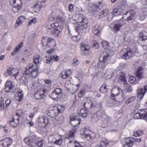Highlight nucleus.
Returning a JSON list of instances; mask_svg holds the SVG:
<instances>
[{"label": "nucleus", "instance_id": "2eb2a0df", "mask_svg": "<svg viewBox=\"0 0 147 147\" xmlns=\"http://www.w3.org/2000/svg\"><path fill=\"white\" fill-rule=\"evenodd\" d=\"M80 47L81 50L84 51V53L85 54H86L89 52L90 48V46L87 43L82 42L80 44Z\"/></svg>", "mask_w": 147, "mask_h": 147}, {"label": "nucleus", "instance_id": "9d476101", "mask_svg": "<svg viewBox=\"0 0 147 147\" xmlns=\"http://www.w3.org/2000/svg\"><path fill=\"white\" fill-rule=\"evenodd\" d=\"M121 143L123 147H131L134 143V138H123L121 142Z\"/></svg>", "mask_w": 147, "mask_h": 147}, {"label": "nucleus", "instance_id": "4be33fe9", "mask_svg": "<svg viewBox=\"0 0 147 147\" xmlns=\"http://www.w3.org/2000/svg\"><path fill=\"white\" fill-rule=\"evenodd\" d=\"M71 73V71L70 70H65L62 71L60 75L63 79H66L69 77Z\"/></svg>", "mask_w": 147, "mask_h": 147}, {"label": "nucleus", "instance_id": "393cba45", "mask_svg": "<svg viewBox=\"0 0 147 147\" xmlns=\"http://www.w3.org/2000/svg\"><path fill=\"white\" fill-rule=\"evenodd\" d=\"M19 118H17L15 119V118L13 117L11 120H10V124L11 126L13 127H16L18 125L19 123Z\"/></svg>", "mask_w": 147, "mask_h": 147}, {"label": "nucleus", "instance_id": "6ab92c4d", "mask_svg": "<svg viewBox=\"0 0 147 147\" xmlns=\"http://www.w3.org/2000/svg\"><path fill=\"white\" fill-rule=\"evenodd\" d=\"M78 119L76 117L71 118L70 119V122L71 124L73 127L77 126L80 123V119Z\"/></svg>", "mask_w": 147, "mask_h": 147}, {"label": "nucleus", "instance_id": "aec40b11", "mask_svg": "<svg viewBox=\"0 0 147 147\" xmlns=\"http://www.w3.org/2000/svg\"><path fill=\"white\" fill-rule=\"evenodd\" d=\"M2 145L5 147H8L12 143L13 141L12 139L9 138H5L3 140Z\"/></svg>", "mask_w": 147, "mask_h": 147}, {"label": "nucleus", "instance_id": "5701e85b", "mask_svg": "<svg viewBox=\"0 0 147 147\" xmlns=\"http://www.w3.org/2000/svg\"><path fill=\"white\" fill-rule=\"evenodd\" d=\"M100 29V25L99 24H97L93 27L92 32L94 34L97 35L99 33Z\"/></svg>", "mask_w": 147, "mask_h": 147}, {"label": "nucleus", "instance_id": "37998d69", "mask_svg": "<svg viewBox=\"0 0 147 147\" xmlns=\"http://www.w3.org/2000/svg\"><path fill=\"white\" fill-rule=\"evenodd\" d=\"M143 134V132L140 131H136L134 132V135L135 137L141 136Z\"/></svg>", "mask_w": 147, "mask_h": 147}, {"label": "nucleus", "instance_id": "412c9836", "mask_svg": "<svg viewBox=\"0 0 147 147\" xmlns=\"http://www.w3.org/2000/svg\"><path fill=\"white\" fill-rule=\"evenodd\" d=\"M67 147H83L78 142H74V140H70L67 145Z\"/></svg>", "mask_w": 147, "mask_h": 147}, {"label": "nucleus", "instance_id": "7c9ffc66", "mask_svg": "<svg viewBox=\"0 0 147 147\" xmlns=\"http://www.w3.org/2000/svg\"><path fill=\"white\" fill-rule=\"evenodd\" d=\"M102 125L106 126L107 125L108 123L110 121V118L107 115H105L102 117Z\"/></svg>", "mask_w": 147, "mask_h": 147}, {"label": "nucleus", "instance_id": "4d7b16f0", "mask_svg": "<svg viewBox=\"0 0 147 147\" xmlns=\"http://www.w3.org/2000/svg\"><path fill=\"white\" fill-rule=\"evenodd\" d=\"M56 18L57 20L62 22H63L65 21V19L60 16H57Z\"/></svg>", "mask_w": 147, "mask_h": 147}, {"label": "nucleus", "instance_id": "6e6d98bb", "mask_svg": "<svg viewBox=\"0 0 147 147\" xmlns=\"http://www.w3.org/2000/svg\"><path fill=\"white\" fill-rule=\"evenodd\" d=\"M41 84H39L38 83H34L33 85V88L34 89L39 88V86H41Z\"/></svg>", "mask_w": 147, "mask_h": 147}, {"label": "nucleus", "instance_id": "338daca9", "mask_svg": "<svg viewBox=\"0 0 147 147\" xmlns=\"http://www.w3.org/2000/svg\"><path fill=\"white\" fill-rule=\"evenodd\" d=\"M36 145L38 147H41L43 146V143L42 140L38 142L36 144Z\"/></svg>", "mask_w": 147, "mask_h": 147}, {"label": "nucleus", "instance_id": "c03bdc74", "mask_svg": "<svg viewBox=\"0 0 147 147\" xmlns=\"http://www.w3.org/2000/svg\"><path fill=\"white\" fill-rule=\"evenodd\" d=\"M136 78L134 76L130 77L129 79V83L131 84H133L135 83V84L136 83Z\"/></svg>", "mask_w": 147, "mask_h": 147}, {"label": "nucleus", "instance_id": "c756f323", "mask_svg": "<svg viewBox=\"0 0 147 147\" xmlns=\"http://www.w3.org/2000/svg\"><path fill=\"white\" fill-rule=\"evenodd\" d=\"M34 96L36 99L38 100L44 98L45 95L42 94L41 92L38 91L35 94Z\"/></svg>", "mask_w": 147, "mask_h": 147}, {"label": "nucleus", "instance_id": "bf43d9fd", "mask_svg": "<svg viewBox=\"0 0 147 147\" xmlns=\"http://www.w3.org/2000/svg\"><path fill=\"white\" fill-rule=\"evenodd\" d=\"M144 39H147V33L146 32L143 33L142 37L140 38L139 40H141V39L144 40Z\"/></svg>", "mask_w": 147, "mask_h": 147}, {"label": "nucleus", "instance_id": "c9c22d12", "mask_svg": "<svg viewBox=\"0 0 147 147\" xmlns=\"http://www.w3.org/2000/svg\"><path fill=\"white\" fill-rule=\"evenodd\" d=\"M33 59L34 63L36 65L40 63L41 60L40 59V56L38 55L35 56L34 57Z\"/></svg>", "mask_w": 147, "mask_h": 147}, {"label": "nucleus", "instance_id": "bb28decb", "mask_svg": "<svg viewBox=\"0 0 147 147\" xmlns=\"http://www.w3.org/2000/svg\"><path fill=\"white\" fill-rule=\"evenodd\" d=\"M77 130L75 128H73L71 130L69 131L68 136L66 137V138L70 139L71 138L73 139L74 137V134L76 133Z\"/></svg>", "mask_w": 147, "mask_h": 147}, {"label": "nucleus", "instance_id": "ddd939ff", "mask_svg": "<svg viewBox=\"0 0 147 147\" xmlns=\"http://www.w3.org/2000/svg\"><path fill=\"white\" fill-rule=\"evenodd\" d=\"M5 91L7 92H13L15 86L13 82L10 81H7L5 83Z\"/></svg>", "mask_w": 147, "mask_h": 147}, {"label": "nucleus", "instance_id": "1a4fd4ad", "mask_svg": "<svg viewBox=\"0 0 147 147\" xmlns=\"http://www.w3.org/2000/svg\"><path fill=\"white\" fill-rule=\"evenodd\" d=\"M136 17V13L134 10L128 11L125 14H123L122 18L126 21L132 20Z\"/></svg>", "mask_w": 147, "mask_h": 147}, {"label": "nucleus", "instance_id": "f257e3e1", "mask_svg": "<svg viewBox=\"0 0 147 147\" xmlns=\"http://www.w3.org/2000/svg\"><path fill=\"white\" fill-rule=\"evenodd\" d=\"M38 72L37 66L34 65L32 63L29 64L24 71L23 77L20 79V83L22 84L26 85L30 76L32 78L36 77L38 75Z\"/></svg>", "mask_w": 147, "mask_h": 147}, {"label": "nucleus", "instance_id": "4c0bfd02", "mask_svg": "<svg viewBox=\"0 0 147 147\" xmlns=\"http://www.w3.org/2000/svg\"><path fill=\"white\" fill-rule=\"evenodd\" d=\"M50 97L53 99H55L59 96L54 90L52 91V93L49 95Z\"/></svg>", "mask_w": 147, "mask_h": 147}, {"label": "nucleus", "instance_id": "f03ea898", "mask_svg": "<svg viewBox=\"0 0 147 147\" xmlns=\"http://www.w3.org/2000/svg\"><path fill=\"white\" fill-rule=\"evenodd\" d=\"M77 21L79 24L76 26L75 30L78 33H79L86 28L88 21L85 17L83 15L80 16L78 17Z\"/></svg>", "mask_w": 147, "mask_h": 147}, {"label": "nucleus", "instance_id": "864d4df0", "mask_svg": "<svg viewBox=\"0 0 147 147\" xmlns=\"http://www.w3.org/2000/svg\"><path fill=\"white\" fill-rule=\"evenodd\" d=\"M141 41V45L143 46H147V39H144V40L141 39L139 40Z\"/></svg>", "mask_w": 147, "mask_h": 147}, {"label": "nucleus", "instance_id": "e433bc0d", "mask_svg": "<svg viewBox=\"0 0 147 147\" xmlns=\"http://www.w3.org/2000/svg\"><path fill=\"white\" fill-rule=\"evenodd\" d=\"M100 90L101 92L103 93H106L107 91L106 85L105 84H103L100 88Z\"/></svg>", "mask_w": 147, "mask_h": 147}, {"label": "nucleus", "instance_id": "4468645a", "mask_svg": "<svg viewBox=\"0 0 147 147\" xmlns=\"http://www.w3.org/2000/svg\"><path fill=\"white\" fill-rule=\"evenodd\" d=\"M125 24V23L122 20L116 21L113 27V30L117 32L119 30L120 28Z\"/></svg>", "mask_w": 147, "mask_h": 147}, {"label": "nucleus", "instance_id": "2f4dec72", "mask_svg": "<svg viewBox=\"0 0 147 147\" xmlns=\"http://www.w3.org/2000/svg\"><path fill=\"white\" fill-rule=\"evenodd\" d=\"M23 43L21 42L20 43L18 46L12 52L11 55L13 56L15 55L19 51L20 48L23 47Z\"/></svg>", "mask_w": 147, "mask_h": 147}, {"label": "nucleus", "instance_id": "473e14b6", "mask_svg": "<svg viewBox=\"0 0 147 147\" xmlns=\"http://www.w3.org/2000/svg\"><path fill=\"white\" fill-rule=\"evenodd\" d=\"M110 58V55L107 53H104V55L103 57L102 61L108 63Z\"/></svg>", "mask_w": 147, "mask_h": 147}, {"label": "nucleus", "instance_id": "a211bd4d", "mask_svg": "<svg viewBox=\"0 0 147 147\" xmlns=\"http://www.w3.org/2000/svg\"><path fill=\"white\" fill-rule=\"evenodd\" d=\"M84 106L85 108L88 109H90L92 107L95 106V105H94L92 103L90 99L87 98L84 103Z\"/></svg>", "mask_w": 147, "mask_h": 147}, {"label": "nucleus", "instance_id": "423d86ee", "mask_svg": "<svg viewBox=\"0 0 147 147\" xmlns=\"http://www.w3.org/2000/svg\"><path fill=\"white\" fill-rule=\"evenodd\" d=\"M37 140V138L35 135L29 136L25 138L24 142L29 146L33 147L36 144L35 142Z\"/></svg>", "mask_w": 147, "mask_h": 147}, {"label": "nucleus", "instance_id": "58836bf2", "mask_svg": "<svg viewBox=\"0 0 147 147\" xmlns=\"http://www.w3.org/2000/svg\"><path fill=\"white\" fill-rule=\"evenodd\" d=\"M107 64V63L102 61H100L98 63V66L99 67L103 69L106 67Z\"/></svg>", "mask_w": 147, "mask_h": 147}, {"label": "nucleus", "instance_id": "0e129e2a", "mask_svg": "<svg viewBox=\"0 0 147 147\" xmlns=\"http://www.w3.org/2000/svg\"><path fill=\"white\" fill-rule=\"evenodd\" d=\"M120 80L121 81L125 82L126 81L125 77L121 75L120 77Z\"/></svg>", "mask_w": 147, "mask_h": 147}, {"label": "nucleus", "instance_id": "a18cd8bd", "mask_svg": "<svg viewBox=\"0 0 147 147\" xmlns=\"http://www.w3.org/2000/svg\"><path fill=\"white\" fill-rule=\"evenodd\" d=\"M45 61V63H50L52 60L51 56L49 57L46 56L44 58Z\"/></svg>", "mask_w": 147, "mask_h": 147}, {"label": "nucleus", "instance_id": "dca6fc26", "mask_svg": "<svg viewBox=\"0 0 147 147\" xmlns=\"http://www.w3.org/2000/svg\"><path fill=\"white\" fill-rule=\"evenodd\" d=\"M147 90V86H144V88H140L137 90L138 94V97L140 99H142L145 93Z\"/></svg>", "mask_w": 147, "mask_h": 147}, {"label": "nucleus", "instance_id": "a19ab883", "mask_svg": "<svg viewBox=\"0 0 147 147\" xmlns=\"http://www.w3.org/2000/svg\"><path fill=\"white\" fill-rule=\"evenodd\" d=\"M141 13L140 14V16L141 17H144L147 16V8L143 9Z\"/></svg>", "mask_w": 147, "mask_h": 147}, {"label": "nucleus", "instance_id": "20e7f679", "mask_svg": "<svg viewBox=\"0 0 147 147\" xmlns=\"http://www.w3.org/2000/svg\"><path fill=\"white\" fill-rule=\"evenodd\" d=\"M122 92V90L118 87L115 86L112 88L111 91L112 99L113 100V102L115 105H117L118 102L116 100V98L115 97L118 96L120 93Z\"/></svg>", "mask_w": 147, "mask_h": 147}, {"label": "nucleus", "instance_id": "8fccbe9b", "mask_svg": "<svg viewBox=\"0 0 147 147\" xmlns=\"http://www.w3.org/2000/svg\"><path fill=\"white\" fill-rule=\"evenodd\" d=\"M54 90L56 92L59 96L62 93V90L59 88H55Z\"/></svg>", "mask_w": 147, "mask_h": 147}, {"label": "nucleus", "instance_id": "13d9d810", "mask_svg": "<svg viewBox=\"0 0 147 147\" xmlns=\"http://www.w3.org/2000/svg\"><path fill=\"white\" fill-rule=\"evenodd\" d=\"M78 59L76 58H74L73 60V62L72 63L73 65L74 66H76L78 65Z\"/></svg>", "mask_w": 147, "mask_h": 147}, {"label": "nucleus", "instance_id": "72a5a7b5", "mask_svg": "<svg viewBox=\"0 0 147 147\" xmlns=\"http://www.w3.org/2000/svg\"><path fill=\"white\" fill-rule=\"evenodd\" d=\"M17 96L16 97V99L19 102L21 101L23 99V94L22 92L18 91L17 92Z\"/></svg>", "mask_w": 147, "mask_h": 147}, {"label": "nucleus", "instance_id": "39448f33", "mask_svg": "<svg viewBox=\"0 0 147 147\" xmlns=\"http://www.w3.org/2000/svg\"><path fill=\"white\" fill-rule=\"evenodd\" d=\"M120 54L122 58L129 59L133 55V52L130 48L123 49L120 51Z\"/></svg>", "mask_w": 147, "mask_h": 147}, {"label": "nucleus", "instance_id": "79ce46f5", "mask_svg": "<svg viewBox=\"0 0 147 147\" xmlns=\"http://www.w3.org/2000/svg\"><path fill=\"white\" fill-rule=\"evenodd\" d=\"M102 44L105 49H107L109 47V44L108 42L105 40H102Z\"/></svg>", "mask_w": 147, "mask_h": 147}, {"label": "nucleus", "instance_id": "6e6552de", "mask_svg": "<svg viewBox=\"0 0 147 147\" xmlns=\"http://www.w3.org/2000/svg\"><path fill=\"white\" fill-rule=\"evenodd\" d=\"M134 117L135 119H142L147 122V109L142 110L140 113H136Z\"/></svg>", "mask_w": 147, "mask_h": 147}, {"label": "nucleus", "instance_id": "3c124183", "mask_svg": "<svg viewBox=\"0 0 147 147\" xmlns=\"http://www.w3.org/2000/svg\"><path fill=\"white\" fill-rule=\"evenodd\" d=\"M118 9L119 12V13L120 15L123 13L125 11V9L124 7L123 8L120 7V6H118V8H117Z\"/></svg>", "mask_w": 147, "mask_h": 147}, {"label": "nucleus", "instance_id": "680f3d73", "mask_svg": "<svg viewBox=\"0 0 147 147\" xmlns=\"http://www.w3.org/2000/svg\"><path fill=\"white\" fill-rule=\"evenodd\" d=\"M4 103L2 100L0 101V110L1 111L3 110L4 109Z\"/></svg>", "mask_w": 147, "mask_h": 147}, {"label": "nucleus", "instance_id": "09e8293b", "mask_svg": "<svg viewBox=\"0 0 147 147\" xmlns=\"http://www.w3.org/2000/svg\"><path fill=\"white\" fill-rule=\"evenodd\" d=\"M112 13V15L114 16L120 15V14L119 13L118 9L117 8L113 9Z\"/></svg>", "mask_w": 147, "mask_h": 147}, {"label": "nucleus", "instance_id": "603ef678", "mask_svg": "<svg viewBox=\"0 0 147 147\" xmlns=\"http://www.w3.org/2000/svg\"><path fill=\"white\" fill-rule=\"evenodd\" d=\"M126 2L125 1H123L120 2V3L118 6H120V7L123 8L124 7V9H125Z\"/></svg>", "mask_w": 147, "mask_h": 147}, {"label": "nucleus", "instance_id": "c85d7f7f", "mask_svg": "<svg viewBox=\"0 0 147 147\" xmlns=\"http://www.w3.org/2000/svg\"><path fill=\"white\" fill-rule=\"evenodd\" d=\"M51 38L48 36H45L42 38L41 42L44 48H46V46L47 45V43H48Z\"/></svg>", "mask_w": 147, "mask_h": 147}, {"label": "nucleus", "instance_id": "b1692460", "mask_svg": "<svg viewBox=\"0 0 147 147\" xmlns=\"http://www.w3.org/2000/svg\"><path fill=\"white\" fill-rule=\"evenodd\" d=\"M26 20L25 17L23 16H21L17 20L15 24L16 27H18L22 24Z\"/></svg>", "mask_w": 147, "mask_h": 147}, {"label": "nucleus", "instance_id": "7ed1b4c3", "mask_svg": "<svg viewBox=\"0 0 147 147\" xmlns=\"http://www.w3.org/2000/svg\"><path fill=\"white\" fill-rule=\"evenodd\" d=\"M47 30L51 34L57 37L61 31V26L58 23L56 22L51 24L47 26Z\"/></svg>", "mask_w": 147, "mask_h": 147}, {"label": "nucleus", "instance_id": "a878e982", "mask_svg": "<svg viewBox=\"0 0 147 147\" xmlns=\"http://www.w3.org/2000/svg\"><path fill=\"white\" fill-rule=\"evenodd\" d=\"M136 76L139 80L143 78V72L142 67H139L138 68L136 72Z\"/></svg>", "mask_w": 147, "mask_h": 147}, {"label": "nucleus", "instance_id": "ea45409f", "mask_svg": "<svg viewBox=\"0 0 147 147\" xmlns=\"http://www.w3.org/2000/svg\"><path fill=\"white\" fill-rule=\"evenodd\" d=\"M108 10L106 9L103 10L100 14L99 15L100 18H103L107 16L108 13Z\"/></svg>", "mask_w": 147, "mask_h": 147}, {"label": "nucleus", "instance_id": "cd10ccee", "mask_svg": "<svg viewBox=\"0 0 147 147\" xmlns=\"http://www.w3.org/2000/svg\"><path fill=\"white\" fill-rule=\"evenodd\" d=\"M88 109L86 108H82L80 110V115L83 117H86L87 115Z\"/></svg>", "mask_w": 147, "mask_h": 147}, {"label": "nucleus", "instance_id": "5fc2aeb1", "mask_svg": "<svg viewBox=\"0 0 147 147\" xmlns=\"http://www.w3.org/2000/svg\"><path fill=\"white\" fill-rule=\"evenodd\" d=\"M37 20L36 18H33L32 20H30L28 23L29 25L31 24H35Z\"/></svg>", "mask_w": 147, "mask_h": 147}, {"label": "nucleus", "instance_id": "9b49d317", "mask_svg": "<svg viewBox=\"0 0 147 147\" xmlns=\"http://www.w3.org/2000/svg\"><path fill=\"white\" fill-rule=\"evenodd\" d=\"M80 131L81 134L82 135V137L86 138L87 140L93 139L94 138V136H92L91 134H89V132H90V130L86 128L81 129Z\"/></svg>", "mask_w": 147, "mask_h": 147}, {"label": "nucleus", "instance_id": "f704fd0d", "mask_svg": "<svg viewBox=\"0 0 147 147\" xmlns=\"http://www.w3.org/2000/svg\"><path fill=\"white\" fill-rule=\"evenodd\" d=\"M108 144V141L106 140H104L101 141L100 146L97 145L95 147H106Z\"/></svg>", "mask_w": 147, "mask_h": 147}, {"label": "nucleus", "instance_id": "f3484780", "mask_svg": "<svg viewBox=\"0 0 147 147\" xmlns=\"http://www.w3.org/2000/svg\"><path fill=\"white\" fill-rule=\"evenodd\" d=\"M7 72L9 75H13L15 77H16L19 72L18 69L16 68H12L9 67L7 71Z\"/></svg>", "mask_w": 147, "mask_h": 147}, {"label": "nucleus", "instance_id": "052dcab7", "mask_svg": "<svg viewBox=\"0 0 147 147\" xmlns=\"http://www.w3.org/2000/svg\"><path fill=\"white\" fill-rule=\"evenodd\" d=\"M63 140L62 139H59L58 140H56L55 142V144L60 145L62 143Z\"/></svg>", "mask_w": 147, "mask_h": 147}, {"label": "nucleus", "instance_id": "0eeeda50", "mask_svg": "<svg viewBox=\"0 0 147 147\" xmlns=\"http://www.w3.org/2000/svg\"><path fill=\"white\" fill-rule=\"evenodd\" d=\"M11 4L13 7V11L15 13L18 12L21 9L22 6L21 0H11Z\"/></svg>", "mask_w": 147, "mask_h": 147}, {"label": "nucleus", "instance_id": "774afa93", "mask_svg": "<svg viewBox=\"0 0 147 147\" xmlns=\"http://www.w3.org/2000/svg\"><path fill=\"white\" fill-rule=\"evenodd\" d=\"M55 20V18L52 15H50L49 16V20L51 21H53Z\"/></svg>", "mask_w": 147, "mask_h": 147}, {"label": "nucleus", "instance_id": "e2e57ef3", "mask_svg": "<svg viewBox=\"0 0 147 147\" xmlns=\"http://www.w3.org/2000/svg\"><path fill=\"white\" fill-rule=\"evenodd\" d=\"M69 11L71 12H72L74 10V5L72 4H70L69 6Z\"/></svg>", "mask_w": 147, "mask_h": 147}, {"label": "nucleus", "instance_id": "de8ad7c7", "mask_svg": "<svg viewBox=\"0 0 147 147\" xmlns=\"http://www.w3.org/2000/svg\"><path fill=\"white\" fill-rule=\"evenodd\" d=\"M136 99V97L135 96H132L130 98L127 99L125 102V103L127 105L130 103L131 102L134 101Z\"/></svg>", "mask_w": 147, "mask_h": 147}, {"label": "nucleus", "instance_id": "69168bd1", "mask_svg": "<svg viewBox=\"0 0 147 147\" xmlns=\"http://www.w3.org/2000/svg\"><path fill=\"white\" fill-rule=\"evenodd\" d=\"M52 60L57 61L59 60V58L58 56L54 55V56H51Z\"/></svg>", "mask_w": 147, "mask_h": 147}, {"label": "nucleus", "instance_id": "49530a36", "mask_svg": "<svg viewBox=\"0 0 147 147\" xmlns=\"http://www.w3.org/2000/svg\"><path fill=\"white\" fill-rule=\"evenodd\" d=\"M80 37L81 36L80 35H78L73 36L71 38L73 41L75 42H77L80 39Z\"/></svg>", "mask_w": 147, "mask_h": 147}, {"label": "nucleus", "instance_id": "f8f14e48", "mask_svg": "<svg viewBox=\"0 0 147 147\" xmlns=\"http://www.w3.org/2000/svg\"><path fill=\"white\" fill-rule=\"evenodd\" d=\"M56 45V43L55 40L52 38H51L49 40L48 43H47V45L46 46V48H47L48 47L51 48L50 50L47 51V53L49 54H51L54 52L55 49L52 48H54V47Z\"/></svg>", "mask_w": 147, "mask_h": 147}]
</instances>
